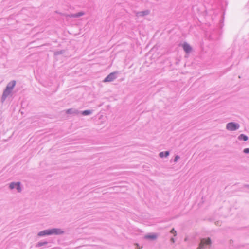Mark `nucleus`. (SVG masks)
<instances>
[{
    "label": "nucleus",
    "mask_w": 249,
    "mask_h": 249,
    "mask_svg": "<svg viewBox=\"0 0 249 249\" xmlns=\"http://www.w3.org/2000/svg\"><path fill=\"white\" fill-rule=\"evenodd\" d=\"M64 233V231L60 229H52L49 230H46L39 232L38 234V236H44V235H59Z\"/></svg>",
    "instance_id": "nucleus-1"
},
{
    "label": "nucleus",
    "mask_w": 249,
    "mask_h": 249,
    "mask_svg": "<svg viewBox=\"0 0 249 249\" xmlns=\"http://www.w3.org/2000/svg\"><path fill=\"white\" fill-rule=\"evenodd\" d=\"M15 85V81H12L11 83H10L7 86L6 89L4 91L3 96L5 97L8 95H9Z\"/></svg>",
    "instance_id": "nucleus-2"
},
{
    "label": "nucleus",
    "mask_w": 249,
    "mask_h": 249,
    "mask_svg": "<svg viewBox=\"0 0 249 249\" xmlns=\"http://www.w3.org/2000/svg\"><path fill=\"white\" fill-rule=\"evenodd\" d=\"M211 244V240L209 238L207 239H203L201 240L197 249H201L204 248L207 245H209Z\"/></svg>",
    "instance_id": "nucleus-3"
},
{
    "label": "nucleus",
    "mask_w": 249,
    "mask_h": 249,
    "mask_svg": "<svg viewBox=\"0 0 249 249\" xmlns=\"http://www.w3.org/2000/svg\"><path fill=\"white\" fill-rule=\"evenodd\" d=\"M239 127V126L238 124L232 122L227 124L226 125L227 129L231 131L235 130L238 129Z\"/></svg>",
    "instance_id": "nucleus-4"
},
{
    "label": "nucleus",
    "mask_w": 249,
    "mask_h": 249,
    "mask_svg": "<svg viewBox=\"0 0 249 249\" xmlns=\"http://www.w3.org/2000/svg\"><path fill=\"white\" fill-rule=\"evenodd\" d=\"M115 79V72L110 73L104 80V82H111Z\"/></svg>",
    "instance_id": "nucleus-5"
},
{
    "label": "nucleus",
    "mask_w": 249,
    "mask_h": 249,
    "mask_svg": "<svg viewBox=\"0 0 249 249\" xmlns=\"http://www.w3.org/2000/svg\"><path fill=\"white\" fill-rule=\"evenodd\" d=\"M183 49L184 50V51L186 53H189L191 50V47L190 46V45L189 44H188L187 43H184L183 45Z\"/></svg>",
    "instance_id": "nucleus-6"
},
{
    "label": "nucleus",
    "mask_w": 249,
    "mask_h": 249,
    "mask_svg": "<svg viewBox=\"0 0 249 249\" xmlns=\"http://www.w3.org/2000/svg\"><path fill=\"white\" fill-rule=\"evenodd\" d=\"M144 238L146 239H149L151 240H154L156 239L157 235L155 234H151L149 235H146L144 236Z\"/></svg>",
    "instance_id": "nucleus-7"
},
{
    "label": "nucleus",
    "mask_w": 249,
    "mask_h": 249,
    "mask_svg": "<svg viewBox=\"0 0 249 249\" xmlns=\"http://www.w3.org/2000/svg\"><path fill=\"white\" fill-rule=\"evenodd\" d=\"M169 153L168 151H166L165 153H164L163 152H161L159 154V155L161 158H162L164 156H168L169 155Z\"/></svg>",
    "instance_id": "nucleus-8"
},
{
    "label": "nucleus",
    "mask_w": 249,
    "mask_h": 249,
    "mask_svg": "<svg viewBox=\"0 0 249 249\" xmlns=\"http://www.w3.org/2000/svg\"><path fill=\"white\" fill-rule=\"evenodd\" d=\"M239 139H243L244 141H246L248 140V137L244 134H241L239 136Z\"/></svg>",
    "instance_id": "nucleus-9"
},
{
    "label": "nucleus",
    "mask_w": 249,
    "mask_h": 249,
    "mask_svg": "<svg viewBox=\"0 0 249 249\" xmlns=\"http://www.w3.org/2000/svg\"><path fill=\"white\" fill-rule=\"evenodd\" d=\"M16 185L17 186V189L18 190V192H20L21 191V188L20 186V183L19 182L16 183Z\"/></svg>",
    "instance_id": "nucleus-10"
},
{
    "label": "nucleus",
    "mask_w": 249,
    "mask_h": 249,
    "mask_svg": "<svg viewBox=\"0 0 249 249\" xmlns=\"http://www.w3.org/2000/svg\"><path fill=\"white\" fill-rule=\"evenodd\" d=\"M91 113V111L89 110H85L82 112V114L84 115H88Z\"/></svg>",
    "instance_id": "nucleus-11"
},
{
    "label": "nucleus",
    "mask_w": 249,
    "mask_h": 249,
    "mask_svg": "<svg viewBox=\"0 0 249 249\" xmlns=\"http://www.w3.org/2000/svg\"><path fill=\"white\" fill-rule=\"evenodd\" d=\"M149 14V11H143V12H141L140 13V15H147Z\"/></svg>",
    "instance_id": "nucleus-12"
},
{
    "label": "nucleus",
    "mask_w": 249,
    "mask_h": 249,
    "mask_svg": "<svg viewBox=\"0 0 249 249\" xmlns=\"http://www.w3.org/2000/svg\"><path fill=\"white\" fill-rule=\"evenodd\" d=\"M17 186V185H16V183L13 182V183H11L10 184V188L11 189H12L14 188H15V186Z\"/></svg>",
    "instance_id": "nucleus-13"
},
{
    "label": "nucleus",
    "mask_w": 249,
    "mask_h": 249,
    "mask_svg": "<svg viewBox=\"0 0 249 249\" xmlns=\"http://www.w3.org/2000/svg\"><path fill=\"white\" fill-rule=\"evenodd\" d=\"M170 232L174 234V235L175 236L177 235L176 231L174 229H172L171 231H170Z\"/></svg>",
    "instance_id": "nucleus-14"
},
{
    "label": "nucleus",
    "mask_w": 249,
    "mask_h": 249,
    "mask_svg": "<svg viewBox=\"0 0 249 249\" xmlns=\"http://www.w3.org/2000/svg\"><path fill=\"white\" fill-rule=\"evenodd\" d=\"M244 152L245 153H249V148H246L244 150Z\"/></svg>",
    "instance_id": "nucleus-15"
},
{
    "label": "nucleus",
    "mask_w": 249,
    "mask_h": 249,
    "mask_svg": "<svg viewBox=\"0 0 249 249\" xmlns=\"http://www.w3.org/2000/svg\"><path fill=\"white\" fill-rule=\"evenodd\" d=\"M179 158V156H176L174 160L176 162Z\"/></svg>",
    "instance_id": "nucleus-16"
},
{
    "label": "nucleus",
    "mask_w": 249,
    "mask_h": 249,
    "mask_svg": "<svg viewBox=\"0 0 249 249\" xmlns=\"http://www.w3.org/2000/svg\"><path fill=\"white\" fill-rule=\"evenodd\" d=\"M83 14V13H78V14L76 15V16H81V15H82Z\"/></svg>",
    "instance_id": "nucleus-17"
},
{
    "label": "nucleus",
    "mask_w": 249,
    "mask_h": 249,
    "mask_svg": "<svg viewBox=\"0 0 249 249\" xmlns=\"http://www.w3.org/2000/svg\"><path fill=\"white\" fill-rule=\"evenodd\" d=\"M171 241L173 243H174V242H175V240H174V239L173 238H172L171 239Z\"/></svg>",
    "instance_id": "nucleus-18"
},
{
    "label": "nucleus",
    "mask_w": 249,
    "mask_h": 249,
    "mask_svg": "<svg viewBox=\"0 0 249 249\" xmlns=\"http://www.w3.org/2000/svg\"><path fill=\"white\" fill-rule=\"evenodd\" d=\"M67 112H68V113L70 112V111H69V110H67Z\"/></svg>",
    "instance_id": "nucleus-19"
},
{
    "label": "nucleus",
    "mask_w": 249,
    "mask_h": 249,
    "mask_svg": "<svg viewBox=\"0 0 249 249\" xmlns=\"http://www.w3.org/2000/svg\"><path fill=\"white\" fill-rule=\"evenodd\" d=\"M67 112H68V113L70 112V111H69V110H67Z\"/></svg>",
    "instance_id": "nucleus-20"
}]
</instances>
